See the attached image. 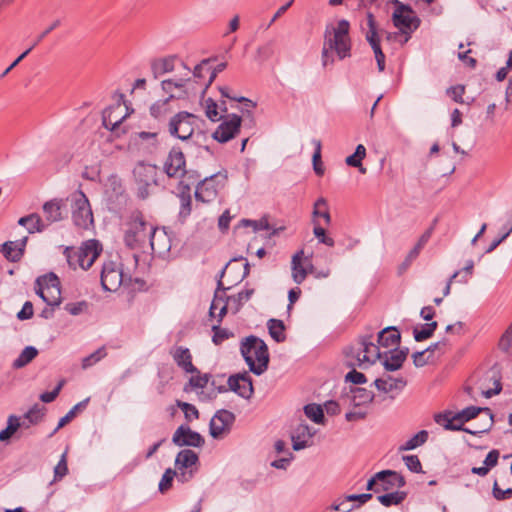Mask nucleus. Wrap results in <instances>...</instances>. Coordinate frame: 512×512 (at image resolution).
Returning <instances> with one entry per match:
<instances>
[{
    "label": "nucleus",
    "mask_w": 512,
    "mask_h": 512,
    "mask_svg": "<svg viewBox=\"0 0 512 512\" xmlns=\"http://www.w3.org/2000/svg\"><path fill=\"white\" fill-rule=\"evenodd\" d=\"M349 30V21L342 19L337 23V27L333 28L332 33L328 30L325 31L321 53L323 67L333 64L334 58L331 53L332 51L336 52L340 60L351 56V39L349 36Z\"/></svg>",
    "instance_id": "1"
},
{
    "label": "nucleus",
    "mask_w": 512,
    "mask_h": 512,
    "mask_svg": "<svg viewBox=\"0 0 512 512\" xmlns=\"http://www.w3.org/2000/svg\"><path fill=\"white\" fill-rule=\"evenodd\" d=\"M240 352L249 370L255 375L259 376L268 369L270 357L264 340L250 335L241 342Z\"/></svg>",
    "instance_id": "2"
},
{
    "label": "nucleus",
    "mask_w": 512,
    "mask_h": 512,
    "mask_svg": "<svg viewBox=\"0 0 512 512\" xmlns=\"http://www.w3.org/2000/svg\"><path fill=\"white\" fill-rule=\"evenodd\" d=\"M380 345L373 342L372 335H364L359 341L345 349L348 367L362 366L363 364H374L382 358Z\"/></svg>",
    "instance_id": "3"
},
{
    "label": "nucleus",
    "mask_w": 512,
    "mask_h": 512,
    "mask_svg": "<svg viewBox=\"0 0 512 512\" xmlns=\"http://www.w3.org/2000/svg\"><path fill=\"white\" fill-rule=\"evenodd\" d=\"M155 226L148 223L140 210L131 213L124 233V243L131 250H142L150 238L151 228Z\"/></svg>",
    "instance_id": "4"
},
{
    "label": "nucleus",
    "mask_w": 512,
    "mask_h": 512,
    "mask_svg": "<svg viewBox=\"0 0 512 512\" xmlns=\"http://www.w3.org/2000/svg\"><path fill=\"white\" fill-rule=\"evenodd\" d=\"M100 252L101 248L98 249L97 242L91 240L85 242L80 248L67 247L64 255L70 268L75 270L77 267H80L83 270H87L92 266Z\"/></svg>",
    "instance_id": "5"
},
{
    "label": "nucleus",
    "mask_w": 512,
    "mask_h": 512,
    "mask_svg": "<svg viewBox=\"0 0 512 512\" xmlns=\"http://www.w3.org/2000/svg\"><path fill=\"white\" fill-rule=\"evenodd\" d=\"M227 181V172L219 171L213 175L201 180L195 190V199L197 202L210 203L216 199L218 192L224 187Z\"/></svg>",
    "instance_id": "6"
},
{
    "label": "nucleus",
    "mask_w": 512,
    "mask_h": 512,
    "mask_svg": "<svg viewBox=\"0 0 512 512\" xmlns=\"http://www.w3.org/2000/svg\"><path fill=\"white\" fill-rule=\"evenodd\" d=\"M72 221L79 229H89L93 225V213L89 200L82 190H77L71 195Z\"/></svg>",
    "instance_id": "7"
},
{
    "label": "nucleus",
    "mask_w": 512,
    "mask_h": 512,
    "mask_svg": "<svg viewBox=\"0 0 512 512\" xmlns=\"http://www.w3.org/2000/svg\"><path fill=\"white\" fill-rule=\"evenodd\" d=\"M158 167L153 164L139 162L133 169V177L137 184V196L144 200L150 195V188L157 186Z\"/></svg>",
    "instance_id": "8"
},
{
    "label": "nucleus",
    "mask_w": 512,
    "mask_h": 512,
    "mask_svg": "<svg viewBox=\"0 0 512 512\" xmlns=\"http://www.w3.org/2000/svg\"><path fill=\"white\" fill-rule=\"evenodd\" d=\"M196 116L187 111L178 112L174 115L168 125L171 136L182 141L190 139L194 133Z\"/></svg>",
    "instance_id": "9"
},
{
    "label": "nucleus",
    "mask_w": 512,
    "mask_h": 512,
    "mask_svg": "<svg viewBox=\"0 0 512 512\" xmlns=\"http://www.w3.org/2000/svg\"><path fill=\"white\" fill-rule=\"evenodd\" d=\"M366 20L368 31L366 32L365 38L374 52L378 70L383 72L385 70V54L380 45L381 39L378 34V24L373 13L370 11L366 14Z\"/></svg>",
    "instance_id": "10"
},
{
    "label": "nucleus",
    "mask_w": 512,
    "mask_h": 512,
    "mask_svg": "<svg viewBox=\"0 0 512 512\" xmlns=\"http://www.w3.org/2000/svg\"><path fill=\"white\" fill-rule=\"evenodd\" d=\"M234 421L235 415L232 412L226 409L218 410L209 424L210 435L214 439L221 438L231 430Z\"/></svg>",
    "instance_id": "11"
},
{
    "label": "nucleus",
    "mask_w": 512,
    "mask_h": 512,
    "mask_svg": "<svg viewBox=\"0 0 512 512\" xmlns=\"http://www.w3.org/2000/svg\"><path fill=\"white\" fill-rule=\"evenodd\" d=\"M242 118L237 114L229 115L223 120L217 129L213 132L212 137L220 142L226 143L233 139L239 132L241 127Z\"/></svg>",
    "instance_id": "12"
},
{
    "label": "nucleus",
    "mask_w": 512,
    "mask_h": 512,
    "mask_svg": "<svg viewBox=\"0 0 512 512\" xmlns=\"http://www.w3.org/2000/svg\"><path fill=\"white\" fill-rule=\"evenodd\" d=\"M186 160L179 147H172L164 162V172L170 178L181 177L186 174Z\"/></svg>",
    "instance_id": "13"
},
{
    "label": "nucleus",
    "mask_w": 512,
    "mask_h": 512,
    "mask_svg": "<svg viewBox=\"0 0 512 512\" xmlns=\"http://www.w3.org/2000/svg\"><path fill=\"white\" fill-rule=\"evenodd\" d=\"M392 21L394 26L397 27L401 33L408 35L406 41L410 38V34L420 26V19L413 10L412 12L394 10Z\"/></svg>",
    "instance_id": "14"
},
{
    "label": "nucleus",
    "mask_w": 512,
    "mask_h": 512,
    "mask_svg": "<svg viewBox=\"0 0 512 512\" xmlns=\"http://www.w3.org/2000/svg\"><path fill=\"white\" fill-rule=\"evenodd\" d=\"M172 442L179 447L190 446L199 448L205 444L203 436L186 425H181L176 429Z\"/></svg>",
    "instance_id": "15"
},
{
    "label": "nucleus",
    "mask_w": 512,
    "mask_h": 512,
    "mask_svg": "<svg viewBox=\"0 0 512 512\" xmlns=\"http://www.w3.org/2000/svg\"><path fill=\"white\" fill-rule=\"evenodd\" d=\"M100 280L104 290L115 291L122 283V271L114 262H106L102 266Z\"/></svg>",
    "instance_id": "16"
},
{
    "label": "nucleus",
    "mask_w": 512,
    "mask_h": 512,
    "mask_svg": "<svg viewBox=\"0 0 512 512\" xmlns=\"http://www.w3.org/2000/svg\"><path fill=\"white\" fill-rule=\"evenodd\" d=\"M374 399V393L365 388H350L348 392H343L340 396V402L345 406H363L371 403Z\"/></svg>",
    "instance_id": "17"
},
{
    "label": "nucleus",
    "mask_w": 512,
    "mask_h": 512,
    "mask_svg": "<svg viewBox=\"0 0 512 512\" xmlns=\"http://www.w3.org/2000/svg\"><path fill=\"white\" fill-rule=\"evenodd\" d=\"M409 354V348H392L384 353L382 365L386 371L394 372L399 370L406 361Z\"/></svg>",
    "instance_id": "18"
},
{
    "label": "nucleus",
    "mask_w": 512,
    "mask_h": 512,
    "mask_svg": "<svg viewBox=\"0 0 512 512\" xmlns=\"http://www.w3.org/2000/svg\"><path fill=\"white\" fill-rule=\"evenodd\" d=\"M27 241V236L16 241H6L1 245V252L8 261L18 262L24 255Z\"/></svg>",
    "instance_id": "19"
},
{
    "label": "nucleus",
    "mask_w": 512,
    "mask_h": 512,
    "mask_svg": "<svg viewBox=\"0 0 512 512\" xmlns=\"http://www.w3.org/2000/svg\"><path fill=\"white\" fill-rule=\"evenodd\" d=\"M170 354L176 365L183 371L192 374L198 373V369L192 363V354L187 347L176 346L170 351Z\"/></svg>",
    "instance_id": "20"
},
{
    "label": "nucleus",
    "mask_w": 512,
    "mask_h": 512,
    "mask_svg": "<svg viewBox=\"0 0 512 512\" xmlns=\"http://www.w3.org/2000/svg\"><path fill=\"white\" fill-rule=\"evenodd\" d=\"M65 207L62 199L54 198L43 204L42 210L44 221L47 227L52 223L59 222L64 219L63 208Z\"/></svg>",
    "instance_id": "21"
},
{
    "label": "nucleus",
    "mask_w": 512,
    "mask_h": 512,
    "mask_svg": "<svg viewBox=\"0 0 512 512\" xmlns=\"http://www.w3.org/2000/svg\"><path fill=\"white\" fill-rule=\"evenodd\" d=\"M147 244H149L153 253L159 255L168 252L171 248L166 231L164 229L159 230L157 227L151 228L150 238Z\"/></svg>",
    "instance_id": "22"
},
{
    "label": "nucleus",
    "mask_w": 512,
    "mask_h": 512,
    "mask_svg": "<svg viewBox=\"0 0 512 512\" xmlns=\"http://www.w3.org/2000/svg\"><path fill=\"white\" fill-rule=\"evenodd\" d=\"M382 472H388L381 480H378V486L376 493L389 492L394 488L400 489L405 486V478L396 471L383 470Z\"/></svg>",
    "instance_id": "23"
},
{
    "label": "nucleus",
    "mask_w": 512,
    "mask_h": 512,
    "mask_svg": "<svg viewBox=\"0 0 512 512\" xmlns=\"http://www.w3.org/2000/svg\"><path fill=\"white\" fill-rule=\"evenodd\" d=\"M401 341V334L394 326L384 328L378 333L377 342L384 348H398Z\"/></svg>",
    "instance_id": "24"
},
{
    "label": "nucleus",
    "mask_w": 512,
    "mask_h": 512,
    "mask_svg": "<svg viewBox=\"0 0 512 512\" xmlns=\"http://www.w3.org/2000/svg\"><path fill=\"white\" fill-rule=\"evenodd\" d=\"M374 385L380 392L389 393L394 390L402 391L407 385V380L403 377L395 378L389 375L387 379L377 378Z\"/></svg>",
    "instance_id": "25"
},
{
    "label": "nucleus",
    "mask_w": 512,
    "mask_h": 512,
    "mask_svg": "<svg viewBox=\"0 0 512 512\" xmlns=\"http://www.w3.org/2000/svg\"><path fill=\"white\" fill-rule=\"evenodd\" d=\"M178 198L180 200L179 218L185 220L192 211L191 188L180 182Z\"/></svg>",
    "instance_id": "26"
},
{
    "label": "nucleus",
    "mask_w": 512,
    "mask_h": 512,
    "mask_svg": "<svg viewBox=\"0 0 512 512\" xmlns=\"http://www.w3.org/2000/svg\"><path fill=\"white\" fill-rule=\"evenodd\" d=\"M313 436L307 424H299L291 435L293 449L302 450L308 446V440Z\"/></svg>",
    "instance_id": "27"
},
{
    "label": "nucleus",
    "mask_w": 512,
    "mask_h": 512,
    "mask_svg": "<svg viewBox=\"0 0 512 512\" xmlns=\"http://www.w3.org/2000/svg\"><path fill=\"white\" fill-rule=\"evenodd\" d=\"M18 224L26 227L29 234L41 233L47 229V224L37 213L21 217L18 220Z\"/></svg>",
    "instance_id": "28"
},
{
    "label": "nucleus",
    "mask_w": 512,
    "mask_h": 512,
    "mask_svg": "<svg viewBox=\"0 0 512 512\" xmlns=\"http://www.w3.org/2000/svg\"><path fill=\"white\" fill-rule=\"evenodd\" d=\"M454 413L451 411H444L441 413H437L434 415V421L442 426L446 430L451 431H457V430H464L467 431V429L463 428L464 423L462 420H454Z\"/></svg>",
    "instance_id": "29"
},
{
    "label": "nucleus",
    "mask_w": 512,
    "mask_h": 512,
    "mask_svg": "<svg viewBox=\"0 0 512 512\" xmlns=\"http://www.w3.org/2000/svg\"><path fill=\"white\" fill-rule=\"evenodd\" d=\"M501 372L498 365H494L488 372V381L493 384L492 388L482 389V396L491 398L494 395L499 394L502 391L501 384Z\"/></svg>",
    "instance_id": "30"
},
{
    "label": "nucleus",
    "mask_w": 512,
    "mask_h": 512,
    "mask_svg": "<svg viewBox=\"0 0 512 512\" xmlns=\"http://www.w3.org/2000/svg\"><path fill=\"white\" fill-rule=\"evenodd\" d=\"M176 56H168L161 59H156L151 63V70L154 78L157 79L159 76L172 72L175 67Z\"/></svg>",
    "instance_id": "31"
},
{
    "label": "nucleus",
    "mask_w": 512,
    "mask_h": 512,
    "mask_svg": "<svg viewBox=\"0 0 512 512\" xmlns=\"http://www.w3.org/2000/svg\"><path fill=\"white\" fill-rule=\"evenodd\" d=\"M59 285H61V283L58 276L53 272H49L36 279L35 292L37 295H41L44 291L48 290L49 287H56Z\"/></svg>",
    "instance_id": "32"
},
{
    "label": "nucleus",
    "mask_w": 512,
    "mask_h": 512,
    "mask_svg": "<svg viewBox=\"0 0 512 512\" xmlns=\"http://www.w3.org/2000/svg\"><path fill=\"white\" fill-rule=\"evenodd\" d=\"M255 290L253 288H246L236 295L227 296V302L230 303V310L233 314H237L244 302L250 300Z\"/></svg>",
    "instance_id": "33"
},
{
    "label": "nucleus",
    "mask_w": 512,
    "mask_h": 512,
    "mask_svg": "<svg viewBox=\"0 0 512 512\" xmlns=\"http://www.w3.org/2000/svg\"><path fill=\"white\" fill-rule=\"evenodd\" d=\"M303 254V250H300L292 257V278L297 284L303 283L307 277V271L302 265Z\"/></svg>",
    "instance_id": "34"
},
{
    "label": "nucleus",
    "mask_w": 512,
    "mask_h": 512,
    "mask_svg": "<svg viewBox=\"0 0 512 512\" xmlns=\"http://www.w3.org/2000/svg\"><path fill=\"white\" fill-rule=\"evenodd\" d=\"M199 460L198 455L190 449L181 450L175 459V465L179 470L195 465Z\"/></svg>",
    "instance_id": "35"
},
{
    "label": "nucleus",
    "mask_w": 512,
    "mask_h": 512,
    "mask_svg": "<svg viewBox=\"0 0 512 512\" xmlns=\"http://www.w3.org/2000/svg\"><path fill=\"white\" fill-rule=\"evenodd\" d=\"M45 411L46 408L44 406H40L39 404L33 405L23 415V421H25V425H22V427L29 428L31 425L40 423L45 415Z\"/></svg>",
    "instance_id": "36"
},
{
    "label": "nucleus",
    "mask_w": 512,
    "mask_h": 512,
    "mask_svg": "<svg viewBox=\"0 0 512 512\" xmlns=\"http://www.w3.org/2000/svg\"><path fill=\"white\" fill-rule=\"evenodd\" d=\"M267 328L269 335L273 340L277 343H282L286 340L285 334V324L282 320L279 319H269L267 322Z\"/></svg>",
    "instance_id": "37"
},
{
    "label": "nucleus",
    "mask_w": 512,
    "mask_h": 512,
    "mask_svg": "<svg viewBox=\"0 0 512 512\" xmlns=\"http://www.w3.org/2000/svg\"><path fill=\"white\" fill-rule=\"evenodd\" d=\"M312 215L313 220H317V218H323L325 225L329 226L331 224V215L325 198L320 197L316 200L314 203Z\"/></svg>",
    "instance_id": "38"
},
{
    "label": "nucleus",
    "mask_w": 512,
    "mask_h": 512,
    "mask_svg": "<svg viewBox=\"0 0 512 512\" xmlns=\"http://www.w3.org/2000/svg\"><path fill=\"white\" fill-rule=\"evenodd\" d=\"M89 401L90 398L88 397L82 400L81 402L77 403L75 406H73L68 411V413L59 420L57 427L53 430L50 436L54 435L60 428L64 427L67 423H69L77 415L78 412L84 410L87 407Z\"/></svg>",
    "instance_id": "39"
},
{
    "label": "nucleus",
    "mask_w": 512,
    "mask_h": 512,
    "mask_svg": "<svg viewBox=\"0 0 512 512\" xmlns=\"http://www.w3.org/2000/svg\"><path fill=\"white\" fill-rule=\"evenodd\" d=\"M38 355V350L33 346L25 347L19 356L13 361L12 367L20 369L29 364Z\"/></svg>",
    "instance_id": "40"
},
{
    "label": "nucleus",
    "mask_w": 512,
    "mask_h": 512,
    "mask_svg": "<svg viewBox=\"0 0 512 512\" xmlns=\"http://www.w3.org/2000/svg\"><path fill=\"white\" fill-rule=\"evenodd\" d=\"M407 497V493L404 491H394L381 494L377 497V500L385 507L401 504Z\"/></svg>",
    "instance_id": "41"
},
{
    "label": "nucleus",
    "mask_w": 512,
    "mask_h": 512,
    "mask_svg": "<svg viewBox=\"0 0 512 512\" xmlns=\"http://www.w3.org/2000/svg\"><path fill=\"white\" fill-rule=\"evenodd\" d=\"M22 425H25V421L20 422L18 416L10 415L7 419L6 428L0 431V441L9 440Z\"/></svg>",
    "instance_id": "42"
},
{
    "label": "nucleus",
    "mask_w": 512,
    "mask_h": 512,
    "mask_svg": "<svg viewBox=\"0 0 512 512\" xmlns=\"http://www.w3.org/2000/svg\"><path fill=\"white\" fill-rule=\"evenodd\" d=\"M438 327V323L436 321H432L430 323H426L421 326L419 329L415 327L413 329V336L416 342H422L429 338H431Z\"/></svg>",
    "instance_id": "43"
},
{
    "label": "nucleus",
    "mask_w": 512,
    "mask_h": 512,
    "mask_svg": "<svg viewBox=\"0 0 512 512\" xmlns=\"http://www.w3.org/2000/svg\"><path fill=\"white\" fill-rule=\"evenodd\" d=\"M48 306L56 307L61 304V285L49 287L43 294L38 295Z\"/></svg>",
    "instance_id": "44"
},
{
    "label": "nucleus",
    "mask_w": 512,
    "mask_h": 512,
    "mask_svg": "<svg viewBox=\"0 0 512 512\" xmlns=\"http://www.w3.org/2000/svg\"><path fill=\"white\" fill-rule=\"evenodd\" d=\"M305 415L316 424L324 423L323 407L316 403H310L304 406Z\"/></svg>",
    "instance_id": "45"
},
{
    "label": "nucleus",
    "mask_w": 512,
    "mask_h": 512,
    "mask_svg": "<svg viewBox=\"0 0 512 512\" xmlns=\"http://www.w3.org/2000/svg\"><path fill=\"white\" fill-rule=\"evenodd\" d=\"M428 432L426 430H421L416 433L413 437L408 439L403 445L400 446V451H408L413 450L421 445H423L428 440Z\"/></svg>",
    "instance_id": "46"
},
{
    "label": "nucleus",
    "mask_w": 512,
    "mask_h": 512,
    "mask_svg": "<svg viewBox=\"0 0 512 512\" xmlns=\"http://www.w3.org/2000/svg\"><path fill=\"white\" fill-rule=\"evenodd\" d=\"M106 113L107 112L104 111L103 112V116H102V124H103V126L106 129L110 130L111 132L115 133V135L117 137H120L121 134L126 133V131L124 129L120 131V125H121L122 121L126 118V115H124L123 117L113 121L111 119V115L110 114L107 115Z\"/></svg>",
    "instance_id": "47"
},
{
    "label": "nucleus",
    "mask_w": 512,
    "mask_h": 512,
    "mask_svg": "<svg viewBox=\"0 0 512 512\" xmlns=\"http://www.w3.org/2000/svg\"><path fill=\"white\" fill-rule=\"evenodd\" d=\"M313 224V234L318 242L328 247H333L335 245L334 239L326 234L325 228L320 225L319 221L313 220Z\"/></svg>",
    "instance_id": "48"
},
{
    "label": "nucleus",
    "mask_w": 512,
    "mask_h": 512,
    "mask_svg": "<svg viewBox=\"0 0 512 512\" xmlns=\"http://www.w3.org/2000/svg\"><path fill=\"white\" fill-rule=\"evenodd\" d=\"M240 385H239V393L238 395L245 399H250L253 395V381L247 372L242 373Z\"/></svg>",
    "instance_id": "49"
},
{
    "label": "nucleus",
    "mask_w": 512,
    "mask_h": 512,
    "mask_svg": "<svg viewBox=\"0 0 512 512\" xmlns=\"http://www.w3.org/2000/svg\"><path fill=\"white\" fill-rule=\"evenodd\" d=\"M275 52V41L270 40L263 45L259 46L256 52V60L260 62L270 59Z\"/></svg>",
    "instance_id": "50"
},
{
    "label": "nucleus",
    "mask_w": 512,
    "mask_h": 512,
    "mask_svg": "<svg viewBox=\"0 0 512 512\" xmlns=\"http://www.w3.org/2000/svg\"><path fill=\"white\" fill-rule=\"evenodd\" d=\"M107 355L105 346L98 348L96 351L86 356L82 360V368L87 369L92 367L96 363H98L101 359L105 358Z\"/></svg>",
    "instance_id": "51"
},
{
    "label": "nucleus",
    "mask_w": 512,
    "mask_h": 512,
    "mask_svg": "<svg viewBox=\"0 0 512 512\" xmlns=\"http://www.w3.org/2000/svg\"><path fill=\"white\" fill-rule=\"evenodd\" d=\"M174 98L175 96L173 94H170L166 99L155 102L150 107V114L156 119L160 118L163 114H165L168 111L167 105L169 101Z\"/></svg>",
    "instance_id": "52"
},
{
    "label": "nucleus",
    "mask_w": 512,
    "mask_h": 512,
    "mask_svg": "<svg viewBox=\"0 0 512 512\" xmlns=\"http://www.w3.org/2000/svg\"><path fill=\"white\" fill-rule=\"evenodd\" d=\"M313 144L315 146V151L313 153L312 161H313V168L317 175L321 176L324 174V168L321 161V141L320 140H313Z\"/></svg>",
    "instance_id": "53"
},
{
    "label": "nucleus",
    "mask_w": 512,
    "mask_h": 512,
    "mask_svg": "<svg viewBox=\"0 0 512 512\" xmlns=\"http://www.w3.org/2000/svg\"><path fill=\"white\" fill-rule=\"evenodd\" d=\"M213 337L212 341L215 345L222 344L225 340L233 336V333L226 328H221L219 323L212 327Z\"/></svg>",
    "instance_id": "54"
},
{
    "label": "nucleus",
    "mask_w": 512,
    "mask_h": 512,
    "mask_svg": "<svg viewBox=\"0 0 512 512\" xmlns=\"http://www.w3.org/2000/svg\"><path fill=\"white\" fill-rule=\"evenodd\" d=\"M480 414L479 406H470L454 415V420H462L463 423L476 418Z\"/></svg>",
    "instance_id": "55"
},
{
    "label": "nucleus",
    "mask_w": 512,
    "mask_h": 512,
    "mask_svg": "<svg viewBox=\"0 0 512 512\" xmlns=\"http://www.w3.org/2000/svg\"><path fill=\"white\" fill-rule=\"evenodd\" d=\"M190 80V78H187V79H184V78H179L177 80H173V79H166V80H163L161 82V87H162V90L165 92V93H170L173 91V89L177 88V89H182L185 87L186 83Z\"/></svg>",
    "instance_id": "56"
},
{
    "label": "nucleus",
    "mask_w": 512,
    "mask_h": 512,
    "mask_svg": "<svg viewBox=\"0 0 512 512\" xmlns=\"http://www.w3.org/2000/svg\"><path fill=\"white\" fill-rule=\"evenodd\" d=\"M176 476V471L172 468H168L165 470L162 478L159 482V491L161 493H165L172 487V482L174 477Z\"/></svg>",
    "instance_id": "57"
},
{
    "label": "nucleus",
    "mask_w": 512,
    "mask_h": 512,
    "mask_svg": "<svg viewBox=\"0 0 512 512\" xmlns=\"http://www.w3.org/2000/svg\"><path fill=\"white\" fill-rule=\"evenodd\" d=\"M177 406L183 411L187 421L190 422L199 418V411L193 404L177 401Z\"/></svg>",
    "instance_id": "58"
},
{
    "label": "nucleus",
    "mask_w": 512,
    "mask_h": 512,
    "mask_svg": "<svg viewBox=\"0 0 512 512\" xmlns=\"http://www.w3.org/2000/svg\"><path fill=\"white\" fill-rule=\"evenodd\" d=\"M498 347L505 353H508L512 349V323L501 336Z\"/></svg>",
    "instance_id": "59"
},
{
    "label": "nucleus",
    "mask_w": 512,
    "mask_h": 512,
    "mask_svg": "<svg viewBox=\"0 0 512 512\" xmlns=\"http://www.w3.org/2000/svg\"><path fill=\"white\" fill-rule=\"evenodd\" d=\"M68 474L66 453H63L59 462L54 468V481H59Z\"/></svg>",
    "instance_id": "60"
},
{
    "label": "nucleus",
    "mask_w": 512,
    "mask_h": 512,
    "mask_svg": "<svg viewBox=\"0 0 512 512\" xmlns=\"http://www.w3.org/2000/svg\"><path fill=\"white\" fill-rule=\"evenodd\" d=\"M206 103V116L208 119H210L213 122L219 121L221 119V116H219V113L217 111V103L212 99L208 98L205 101Z\"/></svg>",
    "instance_id": "61"
},
{
    "label": "nucleus",
    "mask_w": 512,
    "mask_h": 512,
    "mask_svg": "<svg viewBox=\"0 0 512 512\" xmlns=\"http://www.w3.org/2000/svg\"><path fill=\"white\" fill-rule=\"evenodd\" d=\"M403 461L407 468L414 473L422 472V465L417 455L403 456Z\"/></svg>",
    "instance_id": "62"
},
{
    "label": "nucleus",
    "mask_w": 512,
    "mask_h": 512,
    "mask_svg": "<svg viewBox=\"0 0 512 512\" xmlns=\"http://www.w3.org/2000/svg\"><path fill=\"white\" fill-rule=\"evenodd\" d=\"M210 377V374H200V371L198 370V373L189 379V384L193 388H204L209 383Z\"/></svg>",
    "instance_id": "63"
},
{
    "label": "nucleus",
    "mask_w": 512,
    "mask_h": 512,
    "mask_svg": "<svg viewBox=\"0 0 512 512\" xmlns=\"http://www.w3.org/2000/svg\"><path fill=\"white\" fill-rule=\"evenodd\" d=\"M63 385H64V380H61L52 391L44 392V393L40 394V397H39L40 400L44 403L53 402L59 395Z\"/></svg>",
    "instance_id": "64"
}]
</instances>
